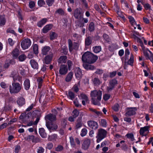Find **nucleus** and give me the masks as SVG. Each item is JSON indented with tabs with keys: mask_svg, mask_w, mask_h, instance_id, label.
I'll use <instances>...</instances> for the list:
<instances>
[{
	"mask_svg": "<svg viewBox=\"0 0 153 153\" xmlns=\"http://www.w3.org/2000/svg\"><path fill=\"white\" fill-rule=\"evenodd\" d=\"M93 82L94 85H99L101 83V82L99 79L96 78L94 79L93 80Z\"/></svg>",
	"mask_w": 153,
	"mask_h": 153,
	"instance_id": "nucleus-43",
	"label": "nucleus"
},
{
	"mask_svg": "<svg viewBox=\"0 0 153 153\" xmlns=\"http://www.w3.org/2000/svg\"><path fill=\"white\" fill-rule=\"evenodd\" d=\"M144 7L146 10H151V6L148 3H146L145 4H143Z\"/></svg>",
	"mask_w": 153,
	"mask_h": 153,
	"instance_id": "nucleus-48",
	"label": "nucleus"
},
{
	"mask_svg": "<svg viewBox=\"0 0 153 153\" xmlns=\"http://www.w3.org/2000/svg\"><path fill=\"white\" fill-rule=\"evenodd\" d=\"M80 82H79L78 84H75L73 87L74 91L76 92H77L79 91V88L78 86L79 85Z\"/></svg>",
	"mask_w": 153,
	"mask_h": 153,
	"instance_id": "nucleus-52",
	"label": "nucleus"
},
{
	"mask_svg": "<svg viewBox=\"0 0 153 153\" xmlns=\"http://www.w3.org/2000/svg\"><path fill=\"white\" fill-rule=\"evenodd\" d=\"M19 54V51L17 48L15 49L12 52V55L14 59H17Z\"/></svg>",
	"mask_w": 153,
	"mask_h": 153,
	"instance_id": "nucleus-24",
	"label": "nucleus"
},
{
	"mask_svg": "<svg viewBox=\"0 0 153 153\" xmlns=\"http://www.w3.org/2000/svg\"><path fill=\"white\" fill-rule=\"evenodd\" d=\"M100 147L102 148V150L103 151V152L102 153H105V142L103 141L101 144Z\"/></svg>",
	"mask_w": 153,
	"mask_h": 153,
	"instance_id": "nucleus-55",
	"label": "nucleus"
},
{
	"mask_svg": "<svg viewBox=\"0 0 153 153\" xmlns=\"http://www.w3.org/2000/svg\"><path fill=\"white\" fill-rule=\"evenodd\" d=\"M126 136L128 138L130 139L131 141H133L134 140V135L132 133L127 134L126 135Z\"/></svg>",
	"mask_w": 153,
	"mask_h": 153,
	"instance_id": "nucleus-41",
	"label": "nucleus"
},
{
	"mask_svg": "<svg viewBox=\"0 0 153 153\" xmlns=\"http://www.w3.org/2000/svg\"><path fill=\"white\" fill-rule=\"evenodd\" d=\"M53 147V144L51 143H48L47 145V148L49 149H51Z\"/></svg>",
	"mask_w": 153,
	"mask_h": 153,
	"instance_id": "nucleus-63",
	"label": "nucleus"
},
{
	"mask_svg": "<svg viewBox=\"0 0 153 153\" xmlns=\"http://www.w3.org/2000/svg\"><path fill=\"white\" fill-rule=\"evenodd\" d=\"M75 75L76 78L79 79H80L82 75V71L79 68H77L75 69Z\"/></svg>",
	"mask_w": 153,
	"mask_h": 153,
	"instance_id": "nucleus-14",
	"label": "nucleus"
},
{
	"mask_svg": "<svg viewBox=\"0 0 153 153\" xmlns=\"http://www.w3.org/2000/svg\"><path fill=\"white\" fill-rule=\"evenodd\" d=\"M79 111L77 110H74L73 112V116L74 118H76L77 117L79 114Z\"/></svg>",
	"mask_w": 153,
	"mask_h": 153,
	"instance_id": "nucleus-46",
	"label": "nucleus"
},
{
	"mask_svg": "<svg viewBox=\"0 0 153 153\" xmlns=\"http://www.w3.org/2000/svg\"><path fill=\"white\" fill-rule=\"evenodd\" d=\"M82 9L81 8H77L74 11V16L77 19L80 20L83 17V13H81Z\"/></svg>",
	"mask_w": 153,
	"mask_h": 153,
	"instance_id": "nucleus-7",
	"label": "nucleus"
},
{
	"mask_svg": "<svg viewBox=\"0 0 153 153\" xmlns=\"http://www.w3.org/2000/svg\"><path fill=\"white\" fill-rule=\"evenodd\" d=\"M54 1V0H47L46 2L48 6H51L52 5Z\"/></svg>",
	"mask_w": 153,
	"mask_h": 153,
	"instance_id": "nucleus-49",
	"label": "nucleus"
},
{
	"mask_svg": "<svg viewBox=\"0 0 153 153\" xmlns=\"http://www.w3.org/2000/svg\"><path fill=\"white\" fill-rule=\"evenodd\" d=\"M56 13H58L61 15H63L64 14L63 10L61 8L58 9L56 11Z\"/></svg>",
	"mask_w": 153,
	"mask_h": 153,
	"instance_id": "nucleus-58",
	"label": "nucleus"
},
{
	"mask_svg": "<svg viewBox=\"0 0 153 153\" xmlns=\"http://www.w3.org/2000/svg\"><path fill=\"white\" fill-rule=\"evenodd\" d=\"M26 58V56L24 54H22L20 55L19 57V59L20 61H24Z\"/></svg>",
	"mask_w": 153,
	"mask_h": 153,
	"instance_id": "nucleus-47",
	"label": "nucleus"
},
{
	"mask_svg": "<svg viewBox=\"0 0 153 153\" xmlns=\"http://www.w3.org/2000/svg\"><path fill=\"white\" fill-rule=\"evenodd\" d=\"M105 131L104 130L100 129L99 130L98 134L97 136V142L99 143L105 137Z\"/></svg>",
	"mask_w": 153,
	"mask_h": 153,
	"instance_id": "nucleus-5",
	"label": "nucleus"
},
{
	"mask_svg": "<svg viewBox=\"0 0 153 153\" xmlns=\"http://www.w3.org/2000/svg\"><path fill=\"white\" fill-rule=\"evenodd\" d=\"M141 45L144 55L146 57H149V54L148 53V52H150V51L147 48H146L143 45V44H141Z\"/></svg>",
	"mask_w": 153,
	"mask_h": 153,
	"instance_id": "nucleus-25",
	"label": "nucleus"
},
{
	"mask_svg": "<svg viewBox=\"0 0 153 153\" xmlns=\"http://www.w3.org/2000/svg\"><path fill=\"white\" fill-rule=\"evenodd\" d=\"M33 49L34 53L37 54L39 53L38 46L36 44H34L33 45Z\"/></svg>",
	"mask_w": 153,
	"mask_h": 153,
	"instance_id": "nucleus-36",
	"label": "nucleus"
},
{
	"mask_svg": "<svg viewBox=\"0 0 153 153\" xmlns=\"http://www.w3.org/2000/svg\"><path fill=\"white\" fill-rule=\"evenodd\" d=\"M22 85L19 82H13L9 87V92L11 94H17L21 91Z\"/></svg>",
	"mask_w": 153,
	"mask_h": 153,
	"instance_id": "nucleus-3",
	"label": "nucleus"
},
{
	"mask_svg": "<svg viewBox=\"0 0 153 153\" xmlns=\"http://www.w3.org/2000/svg\"><path fill=\"white\" fill-rule=\"evenodd\" d=\"M68 69L67 66L65 65H62L60 67L59 73L61 75H65L68 72Z\"/></svg>",
	"mask_w": 153,
	"mask_h": 153,
	"instance_id": "nucleus-9",
	"label": "nucleus"
},
{
	"mask_svg": "<svg viewBox=\"0 0 153 153\" xmlns=\"http://www.w3.org/2000/svg\"><path fill=\"white\" fill-rule=\"evenodd\" d=\"M39 133L40 135L42 138H45L47 136V134L45 132L44 129L42 128H40L39 129Z\"/></svg>",
	"mask_w": 153,
	"mask_h": 153,
	"instance_id": "nucleus-27",
	"label": "nucleus"
},
{
	"mask_svg": "<svg viewBox=\"0 0 153 153\" xmlns=\"http://www.w3.org/2000/svg\"><path fill=\"white\" fill-rule=\"evenodd\" d=\"M97 59L98 57L97 56L94 55L88 51L85 53L82 57V60L83 62H87L89 64L95 62Z\"/></svg>",
	"mask_w": 153,
	"mask_h": 153,
	"instance_id": "nucleus-1",
	"label": "nucleus"
},
{
	"mask_svg": "<svg viewBox=\"0 0 153 153\" xmlns=\"http://www.w3.org/2000/svg\"><path fill=\"white\" fill-rule=\"evenodd\" d=\"M116 11L119 16L121 18L123 17V13L120 11L118 7H116Z\"/></svg>",
	"mask_w": 153,
	"mask_h": 153,
	"instance_id": "nucleus-42",
	"label": "nucleus"
},
{
	"mask_svg": "<svg viewBox=\"0 0 153 153\" xmlns=\"http://www.w3.org/2000/svg\"><path fill=\"white\" fill-rule=\"evenodd\" d=\"M80 98L82 100V103L83 105H85L86 103L89 102V100L87 96L85 94H82L80 95Z\"/></svg>",
	"mask_w": 153,
	"mask_h": 153,
	"instance_id": "nucleus-15",
	"label": "nucleus"
},
{
	"mask_svg": "<svg viewBox=\"0 0 153 153\" xmlns=\"http://www.w3.org/2000/svg\"><path fill=\"white\" fill-rule=\"evenodd\" d=\"M94 52L96 53L99 52L101 50V48L100 46H95L93 48Z\"/></svg>",
	"mask_w": 153,
	"mask_h": 153,
	"instance_id": "nucleus-37",
	"label": "nucleus"
},
{
	"mask_svg": "<svg viewBox=\"0 0 153 153\" xmlns=\"http://www.w3.org/2000/svg\"><path fill=\"white\" fill-rule=\"evenodd\" d=\"M45 119L46 122L48 120L53 121L56 120V116L52 114H49L45 116Z\"/></svg>",
	"mask_w": 153,
	"mask_h": 153,
	"instance_id": "nucleus-17",
	"label": "nucleus"
},
{
	"mask_svg": "<svg viewBox=\"0 0 153 153\" xmlns=\"http://www.w3.org/2000/svg\"><path fill=\"white\" fill-rule=\"evenodd\" d=\"M90 110L91 111H93L95 113L97 114L99 116H101L102 114V112L98 111H96L95 109H94L93 108H90Z\"/></svg>",
	"mask_w": 153,
	"mask_h": 153,
	"instance_id": "nucleus-53",
	"label": "nucleus"
},
{
	"mask_svg": "<svg viewBox=\"0 0 153 153\" xmlns=\"http://www.w3.org/2000/svg\"><path fill=\"white\" fill-rule=\"evenodd\" d=\"M73 76V72H69L67 75V76L66 78V81L67 82L70 81L72 78Z\"/></svg>",
	"mask_w": 153,
	"mask_h": 153,
	"instance_id": "nucleus-32",
	"label": "nucleus"
},
{
	"mask_svg": "<svg viewBox=\"0 0 153 153\" xmlns=\"http://www.w3.org/2000/svg\"><path fill=\"white\" fill-rule=\"evenodd\" d=\"M24 85L25 89L26 90H28L30 86L29 80L28 79H26L24 81Z\"/></svg>",
	"mask_w": 153,
	"mask_h": 153,
	"instance_id": "nucleus-28",
	"label": "nucleus"
},
{
	"mask_svg": "<svg viewBox=\"0 0 153 153\" xmlns=\"http://www.w3.org/2000/svg\"><path fill=\"white\" fill-rule=\"evenodd\" d=\"M69 50L71 52L73 49H77L79 47V45L76 43H74L73 44L71 40L69 39L68 40Z\"/></svg>",
	"mask_w": 153,
	"mask_h": 153,
	"instance_id": "nucleus-8",
	"label": "nucleus"
},
{
	"mask_svg": "<svg viewBox=\"0 0 153 153\" xmlns=\"http://www.w3.org/2000/svg\"><path fill=\"white\" fill-rule=\"evenodd\" d=\"M89 30L90 31H93L94 29V24L93 22H91L89 25Z\"/></svg>",
	"mask_w": 153,
	"mask_h": 153,
	"instance_id": "nucleus-50",
	"label": "nucleus"
},
{
	"mask_svg": "<svg viewBox=\"0 0 153 153\" xmlns=\"http://www.w3.org/2000/svg\"><path fill=\"white\" fill-rule=\"evenodd\" d=\"M87 62H83V66L84 68L87 70H88V68L90 65L87 64Z\"/></svg>",
	"mask_w": 153,
	"mask_h": 153,
	"instance_id": "nucleus-62",
	"label": "nucleus"
},
{
	"mask_svg": "<svg viewBox=\"0 0 153 153\" xmlns=\"http://www.w3.org/2000/svg\"><path fill=\"white\" fill-rule=\"evenodd\" d=\"M47 19L44 18L42 19L40 21L38 22L37 23V26L39 27H41L44 25L47 22Z\"/></svg>",
	"mask_w": 153,
	"mask_h": 153,
	"instance_id": "nucleus-30",
	"label": "nucleus"
},
{
	"mask_svg": "<svg viewBox=\"0 0 153 153\" xmlns=\"http://www.w3.org/2000/svg\"><path fill=\"white\" fill-rule=\"evenodd\" d=\"M30 39L28 38L23 39L21 42V46L23 50L27 49L31 45Z\"/></svg>",
	"mask_w": 153,
	"mask_h": 153,
	"instance_id": "nucleus-4",
	"label": "nucleus"
},
{
	"mask_svg": "<svg viewBox=\"0 0 153 153\" xmlns=\"http://www.w3.org/2000/svg\"><path fill=\"white\" fill-rule=\"evenodd\" d=\"M68 97L71 100H73L74 98V94L72 92L69 91L67 95Z\"/></svg>",
	"mask_w": 153,
	"mask_h": 153,
	"instance_id": "nucleus-40",
	"label": "nucleus"
},
{
	"mask_svg": "<svg viewBox=\"0 0 153 153\" xmlns=\"http://www.w3.org/2000/svg\"><path fill=\"white\" fill-rule=\"evenodd\" d=\"M6 22V19L3 17L0 18V25L1 26L4 25Z\"/></svg>",
	"mask_w": 153,
	"mask_h": 153,
	"instance_id": "nucleus-44",
	"label": "nucleus"
},
{
	"mask_svg": "<svg viewBox=\"0 0 153 153\" xmlns=\"http://www.w3.org/2000/svg\"><path fill=\"white\" fill-rule=\"evenodd\" d=\"M134 57L132 53L131 54L129 60L128 61V64L132 66L133 65L134 61Z\"/></svg>",
	"mask_w": 153,
	"mask_h": 153,
	"instance_id": "nucleus-33",
	"label": "nucleus"
},
{
	"mask_svg": "<svg viewBox=\"0 0 153 153\" xmlns=\"http://www.w3.org/2000/svg\"><path fill=\"white\" fill-rule=\"evenodd\" d=\"M44 149L42 147H39L38 150V153H43Z\"/></svg>",
	"mask_w": 153,
	"mask_h": 153,
	"instance_id": "nucleus-64",
	"label": "nucleus"
},
{
	"mask_svg": "<svg viewBox=\"0 0 153 153\" xmlns=\"http://www.w3.org/2000/svg\"><path fill=\"white\" fill-rule=\"evenodd\" d=\"M67 64L68 68V69L69 70H70L71 66L73 65V63L70 60H68L67 61Z\"/></svg>",
	"mask_w": 153,
	"mask_h": 153,
	"instance_id": "nucleus-60",
	"label": "nucleus"
},
{
	"mask_svg": "<svg viewBox=\"0 0 153 153\" xmlns=\"http://www.w3.org/2000/svg\"><path fill=\"white\" fill-rule=\"evenodd\" d=\"M8 42L9 44L11 46H12L13 45L14 43V41L10 38H9L8 39Z\"/></svg>",
	"mask_w": 153,
	"mask_h": 153,
	"instance_id": "nucleus-57",
	"label": "nucleus"
},
{
	"mask_svg": "<svg viewBox=\"0 0 153 153\" xmlns=\"http://www.w3.org/2000/svg\"><path fill=\"white\" fill-rule=\"evenodd\" d=\"M57 36V34L54 32H51L50 33V38L53 39Z\"/></svg>",
	"mask_w": 153,
	"mask_h": 153,
	"instance_id": "nucleus-51",
	"label": "nucleus"
},
{
	"mask_svg": "<svg viewBox=\"0 0 153 153\" xmlns=\"http://www.w3.org/2000/svg\"><path fill=\"white\" fill-rule=\"evenodd\" d=\"M35 5V4L34 1H31L29 2V6L30 8H33L34 7Z\"/></svg>",
	"mask_w": 153,
	"mask_h": 153,
	"instance_id": "nucleus-59",
	"label": "nucleus"
},
{
	"mask_svg": "<svg viewBox=\"0 0 153 153\" xmlns=\"http://www.w3.org/2000/svg\"><path fill=\"white\" fill-rule=\"evenodd\" d=\"M87 130L86 128L82 129L81 130L80 133L81 136L82 137L85 136L87 134Z\"/></svg>",
	"mask_w": 153,
	"mask_h": 153,
	"instance_id": "nucleus-45",
	"label": "nucleus"
},
{
	"mask_svg": "<svg viewBox=\"0 0 153 153\" xmlns=\"http://www.w3.org/2000/svg\"><path fill=\"white\" fill-rule=\"evenodd\" d=\"M10 76L13 77L14 81L18 79L19 74L17 71L14 70L11 73Z\"/></svg>",
	"mask_w": 153,
	"mask_h": 153,
	"instance_id": "nucleus-18",
	"label": "nucleus"
},
{
	"mask_svg": "<svg viewBox=\"0 0 153 153\" xmlns=\"http://www.w3.org/2000/svg\"><path fill=\"white\" fill-rule=\"evenodd\" d=\"M117 82L115 79H113L110 82L109 87L108 88V90L112 89H113L114 86L117 84Z\"/></svg>",
	"mask_w": 153,
	"mask_h": 153,
	"instance_id": "nucleus-22",
	"label": "nucleus"
},
{
	"mask_svg": "<svg viewBox=\"0 0 153 153\" xmlns=\"http://www.w3.org/2000/svg\"><path fill=\"white\" fill-rule=\"evenodd\" d=\"M37 81L38 84V88H40L42 86L43 81V79L41 77H39L37 78Z\"/></svg>",
	"mask_w": 153,
	"mask_h": 153,
	"instance_id": "nucleus-31",
	"label": "nucleus"
},
{
	"mask_svg": "<svg viewBox=\"0 0 153 153\" xmlns=\"http://www.w3.org/2000/svg\"><path fill=\"white\" fill-rule=\"evenodd\" d=\"M57 138V135L56 134H54L51 135L49 136L48 139L51 141H56Z\"/></svg>",
	"mask_w": 153,
	"mask_h": 153,
	"instance_id": "nucleus-35",
	"label": "nucleus"
},
{
	"mask_svg": "<svg viewBox=\"0 0 153 153\" xmlns=\"http://www.w3.org/2000/svg\"><path fill=\"white\" fill-rule=\"evenodd\" d=\"M130 51L128 49H127L125 50V56L126 59H127L128 58V56L130 54Z\"/></svg>",
	"mask_w": 153,
	"mask_h": 153,
	"instance_id": "nucleus-56",
	"label": "nucleus"
},
{
	"mask_svg": "<svg viewBox=\"0 0 153 153\" xmlns=\"http://www.w3.org/2000/svg\"><path fill=\"white\" fill-rule=\"evenodd\" d=\"M52 25L51 24H48L45 25L42 29V32L44 33H47L48 31L51 29Z\"/></svg>",
	"mask_w": 153,
	"mask_h": 153,
	"instance_id": "nucleus-21",
	"label": "nucleus"
},
{
	"mask_svg": "<svg viewBox=\"0 0 153 153\" xmlns=\"http://www.w3.org/2000/svg\"><path fill=\"white\" fill-rule=\"evenodd\" d=\"M91 43V38L88 37L86 38L85 40V44L86 45L88 46Z\"/></svg>",
	"mask_w": 153,
	"mask_h": 153,
	"instance_id": "nucleus-39",
	"label": "nucleus"
},
{
	"mask_svg": "<svg viewBox=\"0 0 153 153\" xmlns=\"http://www.w3.org/2000/svg\"><path fill=\"white\" fill-rule=\"evenodd\" d=\"M102 96V92L100 91L95 90L91 91V96L92 103L94 105H99Z\"/></svg>",
	"mask_w": 153,
	"mask_h": 153,
	"instance_id": "nucleus-2",
	"label": "nucleus"
},
{
	"mask_svg": "<svg viewBox=\"0 0 153 153\" xmlns=\"http://www.w3.org/2000/svg\"><path fill=\"white\" fill-rule=\"evenodd\" d=\"M30 63L32 67L34 69H38L39 67L37 62L34 60L32 59L30 61Z\"/></svg>",
	"mask_w": 153,
	"mask_h": 153,
	"instance_id": "nucleus-19",
	"label": "nucleus"
},
{
	"mask_svg": "<svg viewBox=\"0 0 153 153\" xmlns=\"http://www.w3.org/2000/svg\"><path fill=\"white\" fill-rule=\"evenodd\" d=\"M128 19H129L130 23L134 27V28L136 29V27L135 26V25L136 24V22L134 18L132 16H130L128 17Z\"/></svg>",
	"mask_w": 153,
	"mask_h": 153,
	"instance_id": "nucleus-26",
	"label": "nucleus"
},
{
	"mask_svg": "<svg viewBox=\"0 0 153 153\" xmlns=\"http://www.w3.org/2000/svg\"><path fill=\"white\" fill-rule=\"evenodd\" d=\"M136 108H128L127 111L126 113V115L131 116L134 114L136 110Z\"/></svg>",
	"mask_w": 153,
	"mask_h": 153,
	"instance_id": "nucleus-13",
	"label": "nucleus"
},
{
	"mask_svg": "<svg viewBox=\"0 0 153 153\" xmlns=\"http://www.w3.org/2000/svg\"><path fill=\"white\" fill-rule=\"evenodd\" d=\"M53 56V54L52 52L50 53L49 55L47 56L45 58L44 62L46 64H49L51 61Z\"/></svg>",
	"mask_w": 153,
	"mask_h": 153,
	"instance_id": "nucleus-16",
	"label": "nucleus"
},
{
	"mask_svg": "<svg viewBox=\"0 0 153 153\" xmlns=\"http://www.w3.org/2000/svg\"><path fill=\"white\" fill-rule=\"evenodd\" d=\"M88 126L93 129L96 130L98 128V125L97 123L94 121H89L88 122Z\"/></svg>",
	"mask_w": 153,
	"mask_h": 153,
	"instance_id": "nucleus-12",
	"label": "nucleus"
},
{
	"mask_svg": "<svg viewBox=\"0 0 153 153\" xmlns=\"http://www.w3.org/2000/svg\"><path fill=\"white\" fill-rule=\"evenodd\" d=\"M46 125L50 131L56 130L58 128V126L56 124L50 123L48 122H46Z\"/></svg>",
	"mask_w": 153,
	"mask_h": 153,
	"instance_id": "nucleus-10",
	"label": "nucleus"
},
{
	"mask_svg": "<svg viewBox=\"0 0 153 153\" xmlns=\"http://www.w3.org/2000/svg\"><path fill=\"white\" fill-rule=\"evenodd\" d=\"M67 57L66 56H61L59 58L58 62L59 63H65L66 62Z\"/></svg>",
	"mask_w": 153,
	"mask_h": 153,
	"instance_id": "nucleus-29",
	"label": "nucleus"
},
{
	"mask_svg": "<svg viewBox=\"0 0 153 153\" xmlns=\"http://www.w3.org/2000/svg\"><path fill=\"white\" fill-rule=\"evenodd\" d=\"M38 4L39 6L42 7L44 6L45 4V2L43 0H39L38 2Z\"/></svg>",
	"mask_w": 153,
	"mask_h": 153,
	"instance_id": "nucleus-54",
	"label": "nucleus"
},
{
	"mask_svg": "<svg viewBox=\"0 0 153 153\" xmlns=\"http://www.w3.org/2000/svg\"><path fill=\"white\" fill-rule=\"evenodd\" d=\"M63 149V147L61 145L58 146L55 148V150L57 152H60Z\"/></svg>",
	"mask_w": 153,
	"mask_h": 153,
	"instance_id": "nucleus-61",
	"label": "nucleus"
},
{
	"mask_svg": "<svg viewBox=\"0 0 153 153\" xmlns=\"http://www.w3.org/2000/svg\"><path fill=\"white\" fill-rule=\"evenodd\" d=\"M17 103L19 106H21L25 104V100L24 98L21 97L18 98Z\"/></svg>",
	"mask_w": 153,
	"mask_h": 153,
	"instance_id": "nucleus-23",
	"label": "nucleus"
},
{
	"mask_svg": "<svg viewBox=\"0 0 153 153\" xmlns=\"http://www.w3.org/2000/svg\"><path fill=\"white\" fill-rule=\"evenodd\" d=\"M149 126L141 127L139 131L140 134L142 136H146L149 132Z\"/></svg>",
	"mask_w": 153,
	"mask_h": 153,
	"instance_id": "nucleus-6",
	"label": "nucleus"
},
{
	"mask_svg": "<svg viewBox=\"0 0 153 153\" xmlns=\"http://www.w3.org/2000/svg\"><path fill=\"white\" fill-rule=\"evenodd\" d=\"M109 22H107L106 23V24L108 26L110 27L111 28L114 29V27L113 25V22L111 21V19L110 18H107L106 19Z\"/></svg>",
	"mask_w": 153,
	"mask_h": 153,
	"instance_id": "nucleus-34",
	"label": "nucleus"
},
{
	"mask_svg": "<svg viewBox=\"0 0 153 153\" xmlns=\"http://www.w3.org/2000/svg\"><path fill=\"white\" fill-rule=\"evenodd\" d=\"M11 62V60L8 59L6 60L4 65V68H7L10 66Z\"/></svg>",
	"mask_w": 153,
	"mask_h": 153,
	"instance_id": "nucleus-38",
	"label": "nucleus"
},
{
	"mask_svg": "<svg viewBox=\"0 0 153 153\" xmlns=\"http://www.w3.org/2000/svg\"><path fill=\"white\" fill-rule=\"evenodd\" d=\"M50 50V48L48 46H45L42 48V53L43 55L47 54Z\"/></svg>",
	"mask_w": 153,
	"mask_h": 153,
	"instance_id": "nucleus-20",
	"label": "nucleus"
},
{
	"mask_svg": "<svg viewBox=\"0 0 153 153\" xmlns=\"http://www.w3.org/2000/svg\"><path fill=\"white\" fill-rule=\"evenodd\" d=\"M90 143L91 140L90 139H86L82 145V149L85 150L87 149L88 148Z\"/></svg>",
	"mask_w": 153,
	"mask_h": 153,
	"instance_id": "nucleus-11",
	"label": "nucleus"
}]
</instances>
